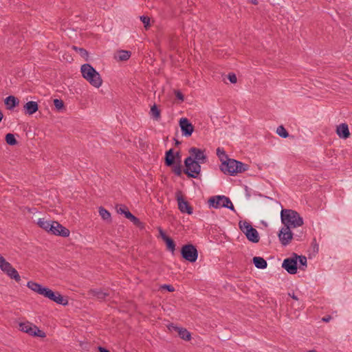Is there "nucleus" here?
<instances>
[{"mask_svg": "<svg viewBox=\"0 0 352 352\" xmlns=\"http://www.w3.org/2000/svg\"><path fill=\"white\" fill-rule=\"evenodd\" d=\"M280 219L285 228H295L303 225V219L296 210L283 209L280 212Z\"/></svg>", "mask_w": 352, "mask_h": 352, "instance_id": "1", "label": "nucleus"}, {"mask_svg": "<svg viewBox=\"0 0 352 352\" xmlns=\"http://www.w3.org/2000/svg\"><path fill=\"white\" fill-rule=\"evenodd\" d=\"M249 168L250 166L248 164L234 159L227 160V162H223V163L220 165V170L224 174L232 176L236 175L238 173H244L247 171Z\"/></svg>", "mask_w": 352, "mask_h": 352, "instance_id": "2", "label": "nucleus"}, {"mask_svg": "<svg viewBox=\"0 0 352 352\" xmlns=\"http://www.w3.org/2000/svg\"><path fill=\"white\" fill-rule=\"evenodd\" d=\"M82 77L86 79L93 87L99 88L102 83L100 74L89 63L81 66Z\"/></svg>", "mask_w": 352, "mask_h": 352, "instance_id": "3", "label": "nucleus"}, {"mask_svg": "<svg viewBox=\"0 0 352 352\" xmlns=\"http://www.w3.org/2000/svg\"><path fill=\"white\" fill-rule=\"evenodd\" d=\"M200 162L196 161L192 156H188L184 160L185 168L183 172L189 178H197L201 172Z\"/></svg>", "mask_w": 352, "mask_h": 352, "instance_id": "4", "label": "nucleus"}, {"mask_svg": "<svg viewBox=\"0 0 352 352\" xmlns=\"http://www.w3.org/2000/svg\"><path fill=\"white\" fill-rule=\"evenodd\" d=\"M240 230L244 233L247 239L252 243H258L260 240L258 231L252 227L250 223L246 221H240L239 223Z\"/></svg>", "mask_w": 352, "mask_h": 352, "instance_id": "5", "label": "nucleus"}, {"mask_svg": "<svg viewBox=\"0 0 352 352\" xmlns=\"http://www.w3.org/2000/svg\"><path fill=\"white\" fill-rule=\"evenodd\" d=\"M208 204L210 207L214 208L223 207L235 211L234 207L230 198L224 195H217L211 197L208 199Z\"/></svg>", "mask_w": 352, "mask_h": 352, "instance_id": "6", "label": "nucleus"}, {"mask_svg": "<svg viewBox=\"0 0 352 352\" xmlns=\"http://www.w3.org/2000/svg\"><path fill=\"white\" fill-rule=\"evenodd\" d=\"M180 253L182 257L190 263H195L197 260L198 251L196 247L191 243L184 245L181 248Z\"/></svg>", "mask_w": 352, "mask_h": 352, "instance_id": "7", "label": "nucleus"}, {"mask_svg": "<svg viewBox=\"0 0 352 352\" xmlns=\"http://www.w3.org/2000/svg\"><path fill=\"white\" fill-rule=\"evenodd\" d=\"M19 327L20 331L27 333L30 336L40 338H45L46 336L44 331L40 330L36 325H33L29 322H20Z\"/></svg>", "mask_w": 352, "mask_h": 352, "instance_id": "8", "label": "nucleus"}, {"mask_svg": "<svg viewBox=\"0 0 352 352\" xmlns=\"http://www.w3.org/2000/svg\"><path fill=\"white\" fill-rule=\"evenodd\" d=\"M43 296L48 298L49 300L63 306H65L68 304V300L66 296H62L60 292H54L47 287L45 292H44Z\"/></svg>", "mask_w": 352, "mask_h": 352, "instance_id": "9", "label": "nucleus"}, {"mask_svg": "<svg viewBox=\"0 0 352 352\" xmlns=\"http://www.w3.org/2000/svg\"><path fill=\"white\" fill-rule=\"evenodd\" d=\"M278 236L280 243L283 246H286L291 243L292 240L294 239V234L292 232V229L283 227L280 230ZM295 237H296L298 241H300L301 236L300 234H296Z\"/></svg>", "mask_w": 352, "mask_h": 352, "instance_id": "10", "label": "nucleus"}, {"mask_svg": "<svg viewBox=\"0 0 352 352\" xmlns=\"http://www.w3.org/2000/svg\"><path fill=\"white\" fill-rule=\"evenodd\" d=\"M282 267L290 274H296L298 270V254L293 253L291 257L284 259Z\"/></svg>", "mask_w": 352, "mask_h": 352, "instance_id": "11", "label": "nucleus"}, {"mask_svg": "<svg viewBox=\"0 0 352 352\" xmlns=\"http://www.w3.org/2000/svg\"><path fill=\"white\" fill-rule=\"evenodd\" d=\"M175 197L177 201L178 208L182 213H187L188 214H191L193 212V208L190 205L188 201L185 200L182 195V192L180 190H178L175 194Z\"/></svg>", "mask_w": 352, "mask_h": 352, "instance_id": "12", "label": "nucleus"}, {"mask_svg": "<svg viewBox=\"0 0 352 352\" xmlns=\"http://www.w3.org/2000/svg\"><path fill=\"white\" fill-rule=\"evenodd\" d=\"M50 228L51 230L50 233L52 234L63 237H67L69 235V230L67 228L63 226L58 221H52V225H50Z\"/></svg>", "mask_w": 352, "mask_h": 352, "instance_id": "13", "label": "nucleus"}, {"mask_svg": "<svg viewBox=\"0 0 352 352\" xmlns=\"http://www.w3.org/2000/svg\"><path fill=\"white\" fill-rule=\"evenodd\" d=\"M179 124L184 136L190 137L194 131V126L186 118H182L179 121Z\"/></svg>", "mask_w": 352, "mask_h": 352, "instance_id": "14", "label": "nucleus"}, {"mask_svg": "<svg viewBox=\"0 0 352 352\" xmlns=\"http://www.w3.org/2000/svg\"><path fill=\"white\" fill-rule=\"evenodd\" d=\"M189 153L196 161L201 163H206L207 162V155L204 154V151L196 147H191L189 151Z\"/></svg>", "mask_w": 352, "mask_h": 352, "instance_id": "15", "label": "nucleus"}, {"mask_svg": "<svg viewBox=\"0 0 352 352\" xmlns=\"http://www.w3.org/2000/svg\"><path fill=\"white\" fill-rule=\"evenodd\" d=\"M175 163V156L173 148L166 151L164 157V164L168 167H172Z\"/></svg>", "mask_w": 352, "mask_h": 352, "instance_id": "16", "label": "nucleus"}, {"mask_svg": "<svg viewBox=\"0 0 352 352\" xmlns=\"http://www.w3.org/2000/svg\"><path fill=\"white\" fill-rule=\"evenodd\" d=\"M25 114L32 115L38 110V104L35 101H29L23 106Z\"/></svg>", "mask_w": 352, "mask_h": 352, "instance_id": "17", "label": "nucleus"}, {"mask_svg": "<svg viewBox=\"0 0 352 352\" xmlns=\"http://www.w3.org/2000/svg\"><path fill=\"white\" fill-rule=\"evenodd\" d=\"M27 286L31 290L42 296L47 289V287L43 286L42 285L34 281H28Z\"/></svg>", "mask_w": 352, "mask_h": 352, "instance_id": "18", "label": "nucleus"}, {"mask_svg": "<svg viewBox=\"0 0 352 352\" xmlns=\"http://www.w3.org/2000/svg\"><path fill=\"white\" fill-rule=\"evenodd\" d=\"M336 133L340 138L343 139H346L350 136L348 125L345 123H342L337 126Z\"/></svg>", "mask_w": 352, "mask_h": 352, "instance_id": "19", "label": "nucleus"}, {"mask_svg": "<svg viewBox=\"0 0 352 352\" xmlns=\"http://www.w3.org/2000/svg\"><path fill=\"white\" fill-rule=\"evenodd\" d=\"M172 327L178 333L179 336L182 339L186 341H189L191 339V334L186 329L176 326H172Z\"/></svg>", "mask_w": 352, "mask_h": 352, "instance_id": "20", "label": "nucleus"}, {"mask_svg": "<svg viewBox=\"0 0 352 352\" xmlns=\"http://www.w3.org/2000/svg\"><path fill=\"white\" fill-rule=\"evenodd\" d=\"M4 103L6 105L7 109L10 110L19 105V100L14 96H9L6 98Z\"/></svg>", "mask_w": 352, "mask_h": 352, "instance_id": "21", "label": "nucleus"}, {"mask_svg": "<svg viewBox=\"0 0 352 352\" xmlns=\"http://www.w3.org/2000/svg\"><path fill=\"white\" fill-rule=\"evenodd\" d=\"M252 262L255 267L258 269L263 270L265 269L267 266V261L261 256H254L252 258Z\"/></svg>", "mask_w": 352, "mask_h": 352, "instance_id": "22", "label": "nucleus"}, {"mask_svg": "<svg viewBox=\"0 0 352 352\" xmlns=\"http://www.w3.org/2000/svg\"><path fill=\"white\" fill-rule=\"evenodd\" d=\"M99 214L101 218L106 221L107 223H111V213L102 206H100L98 210Z\"/></svg>", "mask_w": 352, "mask_h": 352, "instance_id": "23", "label": "nucleus"}, {"mask_svg": "<svg viewBox=\"0 0 352 352\" xmlns=\"http://www.w3.org/2000/svg\"><path fill=\"white\" fill-rule=\"evenodd\" d=\"M90 293L98 299L102 300H104L107 296H109V294L102 290L99 289H91Z\"/></svg>", "mask_w": 352, "mask_h": 352, "instance_id": "24", "label": "nucleus"}, {"mask_svg": "<svg viewBox=\"0 0 352 352\" xmlns=\"http://www.w3.org/2000/svg\"><path fill=\"white\" fill-rule=\"evenodd\" d=\"M13 267L12 265L8 262L4 257L0 256V269L4 272L7 273L10 269Z\"/></svg>", "mask_w": 352, "mask_h": 352, "instance_id": "25", "label": "nucleus"}, {"mask_svg": "<svg viewBox=\"0 0 352 352\" xmlns=\"http://www.w3.org/2000/svg\"><path fill=\"white\" fill-rule=\"evenodd\" d=\"M217 155L219 158V160L221 162V164H223V162H227V160L228 161L232 160L231 158H229L223 148L220 147L217 148Z\"/></svg>", "mask_w": 352, "mask_h": 352, "instance_id": "26", "label": "nucleus"}, {"mask_svg": "<svg viewBox=\"0 0 352 352\" xmlns=\"http://www.w3.org/2000/svg\"><path fill=\"white\" fill-rule=\"evenodd\" d=\"M37 224L40 228L46 230L47 232H50L51 230L50 225H52V221H45L44 219H39Z\"/></svg>", "mask_w": 352, "mask_h": 352, "instance_id": "27", "label": "nucleus"}, {"mask_svg": "<svg viewBox=\"0 0 352 352\" xmlns=\"http://www.w3.org/2000/svg\"><path fill=\"white\" fill-rule=\"evenodd\" d=\"M131 52L128 50H120L118 52V59L120 61H126L131 57Z\"/></svg>", "mask_w": 352, "mask_h": 352, "instance_id": "28", "label": "nucleus"}, {"mask_svg": "<svg viewBox=\"0 0 352 352\" xmlns=\"http://www.w3.org/2000/svg\"><path fill=\"white\" fill-rule=\"evenodd\" d=\"M11 279H14L16 282L17 283H20L21 281V276L19 274L18 272L16 271V270L14 267H12V269H10L9 270L8 272L6 273Z\"/></svg>", "mask_w": 352, "mask_h": 352, "instance_id": "29", "label": "nucleus"}, {"mask_svg": "<svg viewBox=\"0 0 352 352\" xmlns=\"http://www.w3.org/2000/svg\"><path fill=\"white\" fill-rule=\"evenodd\" d=\"M164 241L166 243L167 250L173 253L175 250V243L174 240L169 236L168 238L164 239Z\"/></svg>", "mask_w": 352, "mask_h": 352, "instance_id": "30", "label": "nucleus"}, {"mask_svg": "<svg viewBox=\"0 0 352 352\" xmlns=\"http://www.w3.org/2000/svg\"><path fill=\"white\" fill-rule=\"evenodd\" d=\"M160 113H161V111L158 109L157 106L155 104H153L151 108V114L153 116V118L155 120H158L161 117Z\"/></svg>", "mask_w": 352, "mask_h": 352, "instance_id": "31", "label": "nucleus"}, {"mask_svg": "<svg viewBox=\"0 0 352 352\" xmlns=\"http://www.w3.org/2000/svg\"><path fill=\"white\" fill-rule=\"evenodd\" d=\"M6 142L8 145L14 146L16 145L18 142L12 133H7L5 138Z\"/></svg>", "mask_w": 352, "mask_h": 352, "instance_id": "32", "label": "nucleus"}, {"mask_svg": "<svg viewBox=\"0 0 352 352\" xmlns=\"http://www.w3.org/2000/svg\"><path fill=\"white\" fill-rule=\"evenodd\" d=\"M276 133L280 137L283 138H286L289 137V133L287 132V131L285 129V128L283 125L278 126V128L276 129Z\"/></svg>", "mask_w": 352, "mask_h": 352, "instance_id": "33", "label": "nucleus"}, {"mask_svg": "<svg viewBox=\"0 0 352 352\" xmlns=\"http://www.w3.org/2000/svg\"><path fill=\"white\" fill-rule=\"evenodd\" d=\"M72 49L74 50L75 51L78 52L82 58L87 59L89 53L85 49L78 47L75 45L72 46Z\"/></svg>", "mask_w": 352, "mask_h": 352, "instance_id": "34", "label": "nucleus"}, {"mask_svg": "<svg viewBox=\"0 0 352 352\" xmlns=\"http://www.w3.org/2000/svg\"><path fill=\"white\" fill-rule=\"evenodd\" d=\"M135 226L140 229L144 228V224L140 220L136 217L135 216H133L132 218L129 219Z\"/></svg>", "mask_w": 352, "mask_h": 352, "instance_id": "35", "label": "nucleus"}, {"mask_svg": "<svg viewBox=\"0 0 352 352\" xmlns=\"http://www.w3.org/2000/svg\"><path fill=\"white\" fill-rule=\"evenodd\" d=\"M173 167V172L177 175V176H181L182 174V166L181 165V163L179 162H177V163L174 165Z\"/></svg>", "mask_w": 352, "mask_h": 352, "instance_id": "36", "label": "nucleus"}, {"mask_svg": "<svg viewBox=\"0 0 352 352\" xmlns=\"http://www.w3.org/2000/svg\"><path fill=\"white\" fill-rule=\"evenodd\" d=\"M298 261H299L300 266L299 268L301 270H304L303 267H307V260L305 256H298Z\"/></svg>", "mask_w": 352, "mask_h": 352, "instance_id": "37", "label": "nucleus"}, {"mask_svg": "<svg viewBox=\"0 0 352 352\" xmlns=\"http://www.w3.org/2000/svg\"><path fill=\"white\" fill-rule=\"evenodd\" d=\"M116 209L118 213L124 214L129 208L126 206L124 204H118L116 206Z\"/></svg>", "mask_w": 352, "mask_h": 352, "instance_id": "38", "label": "nucleus"}, {"mask_svg": "<svg viewBox=\"0 0 352 352\" xmlns=\"http://www.w3.org/2000/svg\"><path fill=\"white\" fill-rule=\"evenodd\" d=\"M54 105L58 111H60L64 108V102L60 99H54Z\"/></svg>", "mask_w": 352, "mask_h": 352, "instance_id": "39", "label": "nucleus"}, {"mask_svg": "<svg viewBox=\"0 0 352 352\" xmlns=\"http://www.w3.org/2000/svg\"><path fill=\"white\" fill-rule=\"evenodd\" d=\"M141 21L144 23L145 28H147L150 25V18L146 16H140Z\"/></svg>", "mask_w": 352, "mask_h": 352, "instance_id": "40", "label": "nucleus"}, {"mask_svg": "<svg viewBox=\"0 0 352 352\" xmlns=\"http://www.w3.org/2000/svg\"><path fill=\"white\" fill-rule=\"evenodd\" d=\"M228 78L230 82L233 84L236 83L237 81L236 76L234 73H229L228 75Z\"/></svg>", "mask_w": 352, "mask_h": 352, "instance_id": "41", "label": "nucleus"}, {"mask_svg": "<svg viewBox=\"0 0 352 352\" xmlns=\"http://www.w3.org/2000/svg\"><path fill=\"white\" fill-rule=\"evenodd\" d=\"M175 95L178 100L184 101V96L179 90H175Z\"/></svg>", "mask_w": 352, "mask_h": 352, "instance_id": "42", "label": "nucleus"}, {"mask_svg": "<svg viewBox=\"0 0 352 352\" xmlns=\"http://www.w3.org/2000/svg\"><path fill=\"white\" fill-rule=\"evenodd\" d=\"M162 288L165 289L170 292L175 291V288L171 285H164Z\"/></svg>", "mask_w": 352, "mask_h": 352, "instance_id": "43", "label": "nucleus"}, {"mask_svg": "<svg viewBox=\"0 0 352 352\" xmlns=\"http://www.w3.org/2000/svg\"><path fill=\"white\" fill-rule=\"evenodd\" d=\"M158 230H159L160 235L162 237V239H163V241H164V239L169 237L168 236H167L166 234V233L164 232V230L161 228H159Z\"/></svg>", "mask_w": 352, "mask_h": 352, "instance_id": "44", "label": "nucleus"}, {"mask_svg": "<svg viewBox=\"0 0 352 352\" xmlns=\"http://www.w3.org/2000/svg\"><path fill=\"white\" fill-rule=\"evenodd\" d=\"M124 215L128 219H130L133 216V214L129 211V209L126 210Z\"/></svg>", "mask_w": 352, "mask_h": 352, "instance_id": "45", "label": "nucleus"}, {"mask_svg": "<svg viewBox=\"0 0 352 352\" xmlns=\"http://www.w3.org/2000/svg\"><path fill=\"white\" fill-rule=\"evenodd\" d=\"M98 352H110L109 350L101 346H98Z\"/></svg>", "mask_w": 352, "mask_h": 352, "instance_id": "46", "label": "nucleus"}, {"mask_svg": "<svg viewBox=\"0 0 352 352\" xmlns=\"http://www.w3.org/2000/svg\"><path fill=\"white\" fill-rule=\"evenodd\" d=\"M98 352H110L109 350L101 346H98Z\"/></svg>", "mask_w": 352, "mask_h": 352, "instance_id": "47", "label": "nucleus"}, {"mask_svg": "<svg viewBox=\"0 0 352 352\" xmlns=\"http://www.w3.org/2000/svg\"><path fill=\"white\" fill-rule=\"evenodd\" d=\"M175 160H177L178 162H179V163H181V155H180V153L179 152H177L175 154Z\"/></svg>", "mask_w": 352, "mask_h": 352, "instance_id": "48", "label": "nucleus"}, {"mask_svg": "<svg viewBox=\"0 0 352 352\" xmlns=\"http://www.w3.org/2000/svg\"><path fill=\"white\" fill-rule=\"evenodd\" d=\"M331 319V317L330 316H325L322 318V321L324 322H329Z\"/></svg>", "mask_w": 352, "mask_h": 352, "instance_id": "49", "label": "nucleus"}, {"mask_svg": "<svg viewBox=\"0 0 352 352\" xmlns=\"http://www.w3.org/2000/svg\"><path fill=\"white\" fill-rule=\"evenodd\" d=\"M288 295L289 296H291V298H292L293 299H294L296 300H298V297L294 294V293H292V294L289 293Z\"/></svg>", "mask_w": 352, "mask_h": 352, "instance_id": "50", "label": "nucleus"}, {"mask_svg": "<svg viewBox=\"0 0 352 352\" xmlns=\"http://www.w3.org/2000/svg\"><path fill=\"white\" fill-rule=\"evenodd\" d=\"M174 141H175V145L176 146H178L179 145L181 144V142L179 141L178 140H177L176 138H174Z\"/></svg>", "mask_w": 352, "mask_h": 352, "instance_id": "51", "label": "nucleus"}, {"mask_svg": "<svg viewBox=\"0 0 352 352\" xmlns=\"http://www.w3.org/2000/svg\"><path fill=\"white\" fill-rule=\"evenodd\" d=\"M253 5H258V2L257 0H249Z\"/></svg>", "mask_w": 352, "mask_h": 352, "instance_id": "52", "label": "nucleus"}, {"mask_svg": "<svg viewBox=\"0 0 352 352\" xmlns=\"http://www.w3.org/2000/svg\"><path fill=\"white\" fill-rule=\"evenodd\" d=\"M316 248L317 251H318V244H316V243L314 245V248L315 249Z\"/></svg>", "mask_w": 352, "mask_h": 352, "instance_id": "53", "label": "nucleus"}, {"mask_svg": "<svg viewBox=\"0 0 352 352\" xmlns=\"http://www.w3.org/2000/svg\"><path fill=\"white\" fill-rule=\"evenodd\" d=\"M310 352H316V351H310Z\"/></svg>", "mask_w": 352, "mask_h": 352, "instance_id": "54", "label": "nucleus"}]
</instances>
